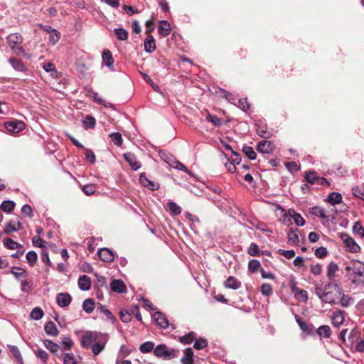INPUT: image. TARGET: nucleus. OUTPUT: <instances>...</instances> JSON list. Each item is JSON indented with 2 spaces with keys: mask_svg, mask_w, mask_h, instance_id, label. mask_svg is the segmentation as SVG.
<instances>
[{
  "mask_svg": "<svg viewBox=\"0 0 364 364\" xmlns=\"http://www.w3.org/2000/svg\"><path fill=\"white\" fill-rule=\"evenodd\" d=\"M154 353L156 357L164 360H171L177 356V351L171 348H168L165 344H159L154 350Z\"/></svg>",
  "mask_w": 364,
  "mask_h": 364,
  "instance_id": "f257e3e1",
  "label": "nucleus"
},
{
  "mask_svg": "<svg viewBox=\"0 0 364 364\" xmlns=\"http://www.w3.org/2000/svg\"><path fill=\"white\" fill-rule=\"evenodd\" d=\"M336 212L337 210L334 208H331L329 211H326L324 208L320 206H314L311 208V213L327 222L335 218Z\"/></svg>",
  "mask_w": 364,
  "mask_h": 364,
  "instance_id": "f03ea898",
  "label": "nucleus"
},
{
  "mask_svg": "<svg viewBox=\"0 0 364 364\" xmlns=\"http://www.w3.org/2000/svg\"><path fill=\"white\" fill-rule=\"evenodd\" d=\"M102 335L97 332L87 331L80 339L81 346L87 348L90 347L92 343H95L102 338Z\"/></svg>",
  "mask_w": 364,
  "mask_h": 364,
  "instance_id": "7ed1b4c3",
  "label": "nucleus"
},
{
  "mask_svg": "<svg viewBox=\"0 0 364 364\" xmlns=\"http://www.w3.org/2000/svg\"><path fill=\"white\" fill-rule=\"evenodd\" d=\"M349 341L351 344L355 343V348L358 352L364 351V329L361 337H359V332L353 329L350 334Z\"/></svg>",
  "mask_w": 364,
  "mask_h": 364,
  "instance_id": "20e7f679",
  "label": "nucleus"
},
{
  "mask_svg": "<svg viewBox=\"0 0 364 364\" xmlns=\"http://www.w3.org/2000/svg\"><path fill=\"white\" fill-rule=\"evenodd\" d=\"M346 248L351 252L356 253L360 252V247L355 241L347 234H342L341 236Z\"/></svg>",
  "mask_w": 364,
  "mask_h": 364,
  "instance_id": "39448f33",
  "label": "nucleus"
},
{
  "mask_svg": "<svg viewBox=\"0 0 364 364\" xmlns=\"http://www.w3.org/2000/svg\"><path fill=\"white\" fill-rule=\"evenodd\" d=\"M290 288L296 299L302 302H306L307 301L308 294L306 291L297 287L296 282L295 281L291 282Z\"/></svg>",
  "mask_w": 364,
  "mask_h": 364,
  "instance_id": "423d86ee",
  "label": "nucleus"
},
{
  "mask_svg": "<svg viewBox=\"0 0 364 364\" xmlns=\"http://www.w3.org/2000/svg\"><path fill=\"white\" fill-rule=\"evenodd\" d=\"M347 269L351 271L356 277H362L364 274V264L358 260L350 262Z\"/></svg>",
  "mask_w": 364,
  "mask_h": 364,
  "instance_id": "0eeeda50",
  "label": "nucleus"
},
{
  "mask_svg": "<svg viewBox=\"0 0 364 364\" xmlns=\"http://www.w3.org/2000/svg\"><path fill=\"white\" fill-rule=\"evenodd\" d=\"M4 126L8 132L11 133H18L25 128V124L22 121L7 122Z\"/></svg>",
  "mask_w": 364,
  "mask_h": 364,
  "instance_id": "6e6552de",
  "label": "nucleus"
},
{
  "mask_svg": "<svg viewBox=\"0 0 364 364\" xmlns=\"http://www.w3.org/2000/svg\"><path fill=\"white\" fill-rule=\"evenodd\" d=\"M125 161L129 164L132 169L136 171L141 166V163L136 159L135 155L131 152H127L123 155Z\"/></svg>",
  "mask_w": 364,
  "mask_h": 364,
  "instance_id": "1a4fd4ad",
  "label": "nucleus"
},
{
  "mask_svg": "<svg viewBox=\"0 0 364 364\" xmlns=\"http://www.w3.org/2000/svg\"><path fill=\"white\" fill-rule=\"evenodd\" d=\"M139 181L143 186L151 191L157 190L159 188V185L147 178L144 173L140 174Z\"/></svg>",
  "mask_w": 364,
  "mask_h": 364,
  "instance_id": "9d476101",
  "label": "nucleus"
},
{
  "mask_svg": "<svg viewBox=\"0 0 364 364\" xmlns=\"http://www.w3.org/2000/svg\"><path fill=\"white\" fill-rule=\"evenodd\" d=\"M274 148V144L271 141L267 140H262L257 144V151L262 154L271 153Z\"/></svg>",
  "mask_w": 364,
  "mask_h": 364,
  "instance_id": "9b49d317",
  "label": "nucleus"
},
{
  "mask_svg": "<svg viewBox=\"0 0 364 364\" xmlns=\"http://www.w3.org/2000/svg\"><path fill=\"white\" fill-rule=\"evenodd\" d=\"M72 300L71 296L68 293H59L56 296V301L60 307L68 306Z\"/></svg>",
  "mask_w": 364,
  "mask_h": 364,
  "instance_id": "f8f14e48",
  "label": "nucleus"
},
{
  "mask_svg": "<svg viewBox=\"0 0 364 364\" xmlns=\"http://www.w3.org/2000/svg\"><path fill=\"white\" fill-rule=\"evenodd\" d=\"M97 254L99 257L105 262H111L114 258L113 252L108 248L100 249Z\"/></svg>",
  "mask_w": 364,
  "mask_h": 364,
  "instance_id": "ddd939ff",
  "label": "nucleus"
},
{
  "mask_svg": "<svg viewBox=\"0 0 364 364\" xmlns=\"http://www.w3.org/2000/svg\"><path fill=\"white\" fill-rule=\"evenodd\" d=\"M153 318L156 321V323L162 328H168L169 323L166 316L160 311H156Z\"/></svg>",
  "mask_w": 364,
  "mask_h": 364,
  "instance_id": "4468645a",
  "label": "nucleus"
},
{
  "mask_svg": "<svg viewBox=\"0 0 364 364\" xmlns=\"http://www.w3.org/2000/svg\"><path fill=\"white\" fill-rule=\"evenodd\" d=\"M23 38L22 36L18 33H14L9 35L7 41L9 47L19 46L23 43Z\"/></svg>",
  "mask_w": 364,
  "mask_h": 364,
  "instance_id": "2eb2a0df",
  "label": "nucleus"
},
{
  "mask_svg": "<svg viewBox=\"0 0 364 364\" xmlns=\"http://www.w3.org/2000/svg\"><path fill=\"white\" fill-rule=\"evenodd\" d=\"M103 63L107 66L110 70L114 71V59L112 53L109 50H105L102 52Z\"/></svg>",
  "mask_w": 364,
  "mask_h": 364,
  "instance_id": "dca6fc26",
  "label": "nucleus"
},
{
  "mask_svg": "<svg viewBox=\"0 0 364 364\" xmlns=\"http://www.w3.org/2000/svg\"><path fill=\"white\" fill-rule=\"evenodd\" d=\"M182 364H194L193 350L191 348H187L183 350V356L181 359Z\"/></svg>",
  "mask_w": 364,
  "mask_h": 364,
  "instance_id": "f3484780",
  "label": "nucleus"
},
{
  "mask_svg": "<svg viewBox=\"0 0 364 364\" xmlns=\"http://www.w3.org/2000/svg\"><path fill=\"white\" fill-rule=\"evenodd\" d=\"M111 289L115 292L124 293L127 290L124 283L118 279L113 280L110 284Z\"/></svg>",
  "mask_w": 364,
  "mask_h": 364,
  "instance_id": "a211bd4d",
  "label": "nucleus"
},
{
  "mask_svg": "<svg viewBox=\"0 0 364 364\" xmlns=\"http://www.w3.org/2000/svg\"><path fill=\"white\" fill-rule=\"evenodd\" d=\"M106 339L100 338L92 346V351L95 355H97L102 352L105 346Z\"/></svg>",
  "mask_w": 364,
  "mask_h": 364,
  "instance_id": "6ab92c4d",
  "label": "nucleus"
},
{
  "mask_svg": "<svg viewBox=\"0 0 364 364\" xmlns=\"http://www.w3.org/2000/svg\"><path fill=\"white\" fill-rule=\"evenodd\" d=\"M316 292L322 301L330 304L334 301L333 296L328 291H326V289H316Z\"/></svg>",
  "mask_w": 364,
  "mask_h": 364,
  "instance_id": "aec40b11",
  "label": "nucleus"
},
{
  "mask_svg": "<svg viewBox=\"0 0 364 364\" xmlns=\"http://www.w3.org/2000/svg\"><path fill=\"white\" fill-rule=\"evenodd\" d=\"M78 287L81 290H89L91 287L90 279L87 275L80 276L78 279Z\"/></svg>",
  "mask_w": 364,
  "mask_h": 364,
  "instance_id": "412c9836",
  "label": "nucleus"
},
{
  "mask_svg": "<svg viewBox=\"0 0 364 364\" xmlns=\"http://www.w3.org/2000/svg\"><path fill=\"white\" fill-rule=\"evenodd\" d=\"M11 273L18 281L22 279H26L28 276L26 271L24 269L19 267H11Z\"/></svg>",
  "mask_w": 364,
  "mask_h": 364,
  "instance_id": "4be33fe9",
  "label": "nucleus"
},
{
  "mask_svg": "<svg viewBox=\"0 0 364 364\" xmlns=\"http://www.w3.org/2000/svg\"><path fill=\"white\" fill-rule=\"evenodd\" d=\"M326 201L332 205L340 204L342 202V196L338 192H332L327 196Z\"/></svg>",
  "mask_w": 364,
  "mask_h": 364,
  "instance_id": "5701e85b",
  "label": "nucleus"
},
{
  "mask_svg": "<svg viewBox=\"0 0 364 364\" xmlns=\"http://www.w3.org/2000/svg\"><path fill=\"white\" fill-rule=\"evenodd\" d=\"M170 161H166V163L168 164L174 168L183 171L184 172L191 174V172L187 169V168L180 161H177L173 156H170Z\"/></svg>",
  "mask_w": 364,
  "mask_h": 364,
  "instance_id": "b1692460",
  "label": "nucleus"
},
{
  "mask_svg": "<svg viewBox=\"0 0 364 364\" xmlns=\"http://www.w3.org/2000/svg\"><path fill=\"white\" fill-rule=\"evenodd\" d=\"M171 28L170 23L167 21H161L158 28L159 33L163 36H167L171 32Z\"/></svg>",
  "mask_w": 364,
  "mask_h": 364,
  "instance_id": "393cba45",
  "label": "nucleus"
},
{
  "mask_svg": "<svg viewBox=\"0 0 364 364\" xmlns=\"http://www.w3.org/2000/svg\"><path fill=\"white\" fill-rule=\"evenodd\" d=\"M44 329L46 333L49 336L55 337L58 334V328L55 323L53 321L47 322L44 326Z\"/></svg>",
  "mask_w": 364,
  "mask_h": 364,
  "instance_id": "a878e982",
  "label": "nucleus"
},
{
  "mask_svg": "<svg viewBox=\"0 0 364 364\" xmlns=\"http://www.w3.org/2000/svg\"><path fill=\"white\" fill-rule=\"evenodd\" d=\"M156 48L155 40L152 36H148L144 41V49L148 53H152Z\"/></svg>",
  "mask_w": 364,
  "mask_h": 364,
  "instance_id": "bb28decb",
  "label": "nucleus"
},
{
  "mask_svg": "<svg viewBox=\"0 0 364 364\" xmlns=\"http://www.w3.org/2000/svg\"><path fill=\"white\" fill-rule=\"evenodd\" d=\"M225 286L232 289H237L240 287L241 283L233 277H229L225 282Z\"/></svg>",
  "mask_w": 364,
  "mask_h": 364,
  "instance_id": "cd10ccee",
  "label": "nucleus"
},
{
  "mask_svg": "<svg viewBox=\"0 0 364 364\" xmlns=\"http://www.w3.org/2000/svg\"><path fill=\"white\" fill-rule=\"evenodd\" d=\"M344 321L343 312L341 311H336L333 313L332 316V323L335 326H339Z\"/></svg>",
  "mask_w": 364,
  "mask_h": 364,
  "instance_id": "c85d7f7f",
  "label": "nucleus"
},
{
  "mask_svg": "<svg viewBox=\"0 0 364 364\" xmlns=\"http://www.w3.org/2000/svg\"><path fill=\"white\" fill-rule=\"evenodd\" d=\"M338 271V265L334 262H331L327 267V277L330 280H333Z\"/></svg>",
  "mask_w": 364,
  "mask_h": 364,
  "instance_id": "c756f323",
  "label": "nucleus"
},
{
  "mask_svg": "<svg viewBox=\"0 0 364 364\" xmlns=\"http://www.w3.org/2000/svg\"><path fill=\"white\" fill-rule=\"evenodd\" d=\"M21 228V223L19 222L16 223L14 220H11L6 224L4 228V231L6 234H9L12 232H16Z\"/></svg>",
  "mask_w": 364,
  "mask_h": 364,
  "instance_id": "7c9ffc66",
  "label": "nucleus"
},
{
  "mask_svg": "<svg viewBox=\"0 0 364 364\" xmlns=\"http://www.w3.org/2000/svg\"><path fill=\"white\" fill-rule=\"evenodd\" d=\"M43 345L52 353H54L56 355H58L56 353L58 352L60 347L57 343L53 342L50 340L46 339L43 341Z\"/></svg>",
  "mask_w": 364,
  "mask_h": 364,
  "instance_id": "2f4dec72",
  "label": "nucleus"
},
{
  "mask_svg": "<svg viewBox=\"0 0 364 364\" xmlns=\"http://www.w3.org/2000/svg\"><path fill=\"white\" fill-rule=\"evenodd\" d=\"M83 310L87 313L91 314L95 309V301L92 299H86L82 303Z\"/></svg>",
  "mask_w": 364,
  "mask_h": 364,
  "instance_id": "473e14b6",
  "label": "nucleus"
},
{
  "mask_svg": "<svg viewBox=\"0 0 364 364\" xmlns=\"http://www.w3.org/2000/svg\"><path fill=\"white\" fill-rule=\"evenodd\" d=\"M43 68L45 70L46 72L49 73L50 74V76L53 78L58 77L57 70L55 69V65L52 63H46L43 65Z\"/></svg>",
  "mask_w": 364,
  "mask_h": 364,
  "instance_id": "72a5a7b5",
  "label": "nucleus"
},
{
  "mask_svg": "<svg viewBox=\"0 0 364 364\" xmlns=\"http://www.w3.org/2000/svg\"><path fill=\"white\" fill-rule=\"evenodd\" d=\"M74 345L73 341L70 337L62 338V347L63 351L70 350Z\"/></svg>",
  "mask_w": 364,
  "mask_h": 364,
  "instance_id": "f704fd0d",
  "label": "nucleus"
},
{
  "mask_svg": "<svg viewBox=\"0 0 364 364\" xmlns=\"http://www.w3.org/2000/svg\"><path fill=\"white\" fill-rule=\"evenodd\" d=\"M295 318H296V321L297 322V323L300 326L301 329L304 332H306L307 333H310L311 332L312 327L310 325H309L307 323H306L304 321H302L301 320L300 317L297 315L295 316Z\"/></svg>",
  "mask_w": 364,
  "mask_h": 364,
  "instance_id": "c9c22d12",
  "label": "nucleus"
},
{
  "mask_svg": "<svg viewBox=\"0 0 364 364\" xmlns=\"http://www.w3.org/2000/svg\"><path fill=\"white\" fill-rule=\"evenodd\" d=\"M154 343L151 341L145 342L142 343L139 347L140 351L143 353H150L154 350Z\"/></svg>",
  "mask_w": 364,
  "mask_h": 364,
  "instance_id": "e433bc0d",
  "label": "nucleus"
},
{
  "mask_svg": "<svg viewBox=\"0 0 364 364\" xmlns=\"http://www.w3.org/2000/svg\"><path fill=\"white\" fill-rule=\"evenodd\" d=\"M35 355L39 358L43 363H47L48 360V354L44 350L41 348H37L34 350Z\"/></svg>",
  "mask_w": 364,
  "mask_h": 364,
  "instance_id": "4c0bfd02",
  "label": "nucleus"
},
{
  "mask_svg": "<svg viewBox=\"0 0 364 364\" xmlns=\"http://www.w3.org/2000/svg\"><path fill=\"white\" fill-rule=\"evenodd\" d=\"M168 207L169 208L170 213L172 215H178L181 212V208L178 206L176 203L173 201H170L168 203Z\"/></svg>",
  "mask_w": 364,
  "mask_h": 364,
  "instance_id": "58836bf2",
  "label": "nucleus"
},
{
  "mask_svg": "<svg viewBox=\"0 0 364 364\" xmlns=\"http://www.w3.org/2000/svg\"><path fill=\"white\" fill-rule=\"evenodd\" d=\"M9 63L11 64L12 67L18 71H23L24 70V65L22 61L19 60L14 59L13 58H10L9 60Z\"/></svg>",
  "mask_w": 364,
  "mask_h": 364,
  "instance_id": "ea45409f",
  "label": "nucleus"
},
{
  "mask_svg": "<svg viewBox=\"0 0 364 364\" xmlns=\"http://www.w3.org/2000/svg\"><path fill=\"white\" fill-rule=\"evenodd\" d=\"M317 333L322 337L329 338L331 335V328L328 326H321L317 330Z\"/></svg>",
  "mask_w": 364,
  "mask_h": 364,
  "instance_id": "a19ab883",
  "label": "nucleus"
},
{
  "mask_svg": "<svg viewBox=\"0 0 364 364\" xmlns=\"http://www.w3.org/2000/svg\"><path fill=\"white\" fill-rule=\"evenodd\" d=\"M114 33L119 41H125L128 38V32L124 28H115Z\"/></svg>",
  "mask_w": 364,
  "mask_h": 364,
  "instance_id": "79ce46f5",
  "label": "nucleus"
},
{
  "mask_svg": "<svg viewBox=\"0 0 364 364\" xmlns=\"http://www.w3.org/2000/svg\"><path fill=\"white\" fill-rule=\"evenodd\" d=\"M85 129L93 128L95 125V119L90 115H87L82 121Z\"/></svg>",
  "mask_w": 364,
  "mask_h": 364,
  "instance_id": "37998d69",
  "label": "nucleus"
},
{
  "mask_svg": "<svg viewBox=\"0 0 364 364\" xmlns=\"http://www.w3.org/2000/svg\"><path fill=\"white\" fill-rule=\"evenodd\" d=\"M9 347L13 355L18 360V361L21 364H23V358L18 347L15 346H9Z\"/></svg>",
  "mask_w": 364,
  "mask_h": 364,
  "instance_id": "c03bdc74",
  "label": "nucleus"
},
{
  "mask_svg": "<svg viewBox=\"0 0 364 364\" xmlns=\"http://www.w3.org/2000/svg\"><path fill=\"white\" fill-rule=\"evenodd\" d=\"M26 257L28 263L31 266H33L37 261L38 255L36 252L29 251L28 252H27Z\"/></svg>",
  "mask_w": 364,
  "mask_h": 364,
  "instance_id": "a18cd8bd",
  "label": "nucleus"
},
{
  "mask_svg": "<svg viewBox=\"0 0 364 364\" xmlns=\"http://www.w3.org/2000/svg\"><path fill=\"white\" fill-rule=\"evenodd\" d=\"M244 154L251 160H254L257 157V154L251 146H244L242 149Z\"/></svg>",
  "mask_w": 364,
  "mask_h": 364,
  "instance_id": "49530a36",
  "label": "nucleus"
},
{
  "mask_svg": "<svg viewBox=\"0 0 364 364\" xmlns=\"http://www.w3.org/2000/svg\"><path fill=\"white\" fill-rule=\"evenodd\" d=\"M196 338V334L193 332H191L187 335L181 336L179 338V341L184 344H190Z\"/></svg>",
  "mask_w": 364,
  "mask_h": 364,
  "instance_id": "de8ad7c7",
  "label": "nucleus"
},
{
  "mask_svg": "<svg viewBox=\"0 0 364 364\" xmlns=\"http://www.w3.org/2000/svg\"><path fill=\"white\" fill-rule=\"evenodd\" d=\"M305 178L309 183H310L311 184L316 183H317V181H318V183H320L319 182L320 178H318L316 176L315 172H312V171L307 172L305 175Z\"/></svg>",
  "mask_w": 364,
  "mask_h": 364,
  "instance_id": "09e8293b",
  "label": "nucleus"
},
{
  "mask_svg": "<svg viewBox=\"0 0 364 364\" xmlns=\"http://www.w3.org/2000/svg\"><path fill=\"white\" fill-rule=\"evenodd\" d=\"M43 311L41 308L36 307L32 310L31 317L34 320H39L43 316Z\"/></svg>",
  "mask_w": 364,
  "mask_h": 364,
  "instance_id": "8fccbe9b",
  "label": "nucleus"
},
{
  "mask_svg": "<svg viewBox=\"0 0 364 364\" xmlns=\"http://www.w3.org/2000/svg\"><path fill=\"white\" fill-rule=\"evenodd\" d=\"M4 245L6 248L9 250H15L21 246L17 242H15L11 238L6 239L4 241Z\"/></svg>",
  "mask_w": 364,
  "mask_h": 364,
  "instance_id": "3c124183",
  "label": "nucleus"
},
{
  "mask_svg": "<svg viewBox=\"0 0 364 364\" xmlns=\"http://www.w3.org/2000/svg\"><path fill=\"white\" fill-rule=\"evenodd\" d=\"M109 137L115 145L118 146L122 145L123 140L121 134L119 132L112 133Z\"/></svg>",
  "mask_w": 364,
  "mask_h": 364,
  "instance_id": "603ef678",
  "label": "nucleus"
},
{
  "mask_svg": "<svg viewBox=\"0 0 364 364\" xmlns=\"http://www.w3.org/2000/svg\"><path fill=\"white\" fill-rule=\"evenodd\" d=\"M14 206L15 203L13 201L10 200L4 201L1 205V209L7 213H10L11 211H12L14 208Z\"/></svg>",
  "mask_w": 364,
  "mask_h": 364,
  "instance_id": "864d4df0",
  "label": "nucleus"
},
{
  "mask_svg": "<svg viewBox=\"0 0 364 364\" xmlns=\"http://www.w3.org/2000/svg\"><path fill=\"white\" fill-rule=\"evenodd\" d=\"M353 231L355 235L360 236V237H364V228L358 222L354 223Z\"/></svg>",
  "mask_w": 364,
  "mask_h": 364,
  "instance_id": "5fc2aeb1",
  "label": "nucleus"
},
{
  "mask_svg": "<svg viewBox=\"0 0 364 364\" xmlns=\"http://www.w3.org/2000/svg\"><path fill=\"white\" fill-rule=\"evenodd\" d=\"M261 293L264 296H269L272 294L273 289L272 285L264 283L261 286Z\"/></svg>",
  "mask_w": 364,
  "mask_h": 364,
  "instance_id": "6e6d98bb",
  "label": "nucleus"
},
{
  "mask_svg": "<svg viewBox=\"0 0 364 364\" xmlns=\"http://www.w3.org/2000/svg\"><path fill=\"white\" fill-rule=\"evenodd\" d=\"M206 119L215 126H220L222 124V120L215 115L208 114L206 117Z\"/></svg>",
  "mask_w": 364,
  "mask_h": 364,
  "instance_id": "4d7b16f0",
  "label": "nucleus"
},
{
  "mask_svg": "<svg viewBox=\"0 0 364 364\" xmlns=\"http://www.w3.org/2000/svg\"><path fill=\"white\" fill-rule=\"evenodd\" d=\"M352 193L354 196L364 200V188H359L358 186L352 188Z\"/></svg>",
  "mask_w": 364,
  "mask_h": 364,
  "instance_id": "13d9d810",
  "label": "nucleus"
},
{
  "mask_svg": "<svg viewBox=\"0 0 364 364\" xmlns=\"http://www.w3.org/2000/svg\"><path fill=\"white\" fill-rule=\"evenodd\" d=\"M208 345V342L205 338H199L196 340L194 343V348L197 350L203 349Z\"/></svg>",
  "mask_w": 364,
  "mask_h": 364,
  "instance_id": "bf43d9fd",
  "label": "nucleus"
},
{
  "mask_svg": "<svg viewBox=\"0 0 364 364\" xmlns=\"http://www.w3.org/2000/svg\"><path fill=\"white\" fill-rule=\"evenodd\" d=\"M259 267L260 263L257 260L252 259L249 262L248 268L251 272H255L259 269Z\"/></svg>",
  "mask_w": 364,
  "mask_h": 364,
  "instance_id": "052dcab7",
  "label": "nucleus"
},
{
  "mask_svg": "<svg viewBox=\"0 0 364 364\" xmlns=\"http://www.w3.org/2000/svg\"><path fill=\"white\" fill-rule=\"evenodd\" d=\"M278 253L287 259H291L295 256V252L294 250H284L279 249L278 250Z\"/></svg>",
  "mask_w": 364,
  "mask_h": 364,
  "instance_id": "680f3d73",
  "label": "nucleus"
},
{
  "mask_svg": "<svg viewBox=\"0 0 364 364\" xmlns=\"http://www.w3.org/2000/svg\"><path fill=\"white\" fill-rule=\"evenodd\" d=\"M119 316L122 322L128 323L132 320V315L127 311H121Z\"/></svg>",
  "mask_w": 364,
  "mask_h": 364,
  "instance_id": "e2e57ef3",
  "label": "nucleus"
},
{
  "mask_svg": "<svg viewBox=\"0 0 364 364\" xmlns=\"http://www.w3.org/2000/svg\"><path fill=\"white\" fill-rule=\"evenodd\" d=\"M314 254L318 258H323L327 255V250L324 247H320L315 250Z\"/></svg>",
  "mask_w": 364,
  "mask_h": 364,
  "instance_id": "0e129e2a",
  "label": "nucleus"
},
{
  "mask_svg": "<svg viewBox=\"0 0 364 364\" xmlns=\"http://www.w3.org/2000/svg\"><path fill=\"white\" fill-rule=\"evenodd\" d=\"M247 252L251 256H256L259 253V247L255 243H251Z\"/></svg>",
  "mask_w": 364,
  "mask_h": 364,
  "instance_id": "69168bd1",
  "label": "nucleus"
},
{
  "mask_svg": "<svg viewBox=\"0 0 364 364\" xmlns=\"http://www.w3.org/2000/svg\"><path fill=\"white\" fill-rule=\"evenodd\" d=\"M64 364H76L75 356L73 353H66L63 359Z\"/></svg>",
  "mask_w": 364,
  "mask_h": 364,
  "instance_id": "338daca9",
  "label": "nucleus"
},
{
  "mask_svg": "<svg viewBox=\"0 0 364 364\" xmlns=\"http://www.w3.org/2000/svg\"><path fill=\"white\" fill-rule=\"evenodd\" d=\"M288 239L291 244L296 245L299 242V237L294 231H291L288 234Z\"/></svg>",
  "mask_w": 364,
  "mask_h": 364,
  "instance_id": "774afa93",
  "label": "nucleus"
}]
</instances>
